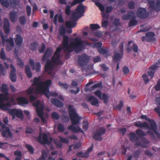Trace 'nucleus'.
<instances>
[{"mask_svg": "<svg viewBox=\"0 0 160 160\" xmlns=\"http://www.w3.org/2000/svg\"><path fill=\"white\" fill-rule=\"evenodd\" d=\"M17 65L19 66L20 67L23 68L24 65L23 62L22 61L20 58L18 57L17 58Z\"/></svg>", "mask_w": 160, "mask_h": 160, "instance_id": "54", "label": "nucleus"}, {"mask_svg": "<svg viewBox=\"0 0 160 160\" xmlns=\"http://www.w3.org/2000/svg\"><path fill=\"white\" fill-rule=\"evenodd\" d=\"M10 67L12 70L10 72V77L11 81L14 82L16 80V69L12 64H11L10 65Z\"/></svg>", "mask_w": 160, "mask_h": 160, "instance_id": "15", "label": "nucleus"}, {"mask_svg": "<svg viewBox=\"0 0 160 160\" xmlns=\"http://www.w3.org/2000/svg\"><path fill=\"white\" fill-rule=\"evenodd\" d=\"M157 126L155 122L151 123L150 130H152L156 134L158 138H160V134L157 131Z\"/></svg>", "mask_w": 160, "mask_h": 160, "instance_id": "24", "label": "nucleus"}, {"mask_svg": "<svg viewBox=\"0 0 160 160\" xmlns=\"http://www.w3.org/2000/svg\"><path fill=\"white\" fill-rule=\"evenodd\" d=\"M71 7V6H70L69 5H67L66 7L65 12L66 14L68 15H70L71 13V10L70 8Z\"/></svg>", "mask_w": 160, "mask_h": 160, "instance_id": "58", "label": "nucleus"}, {"mask_svg": "<svg viewBox=\"0 0 160 160\" xmlns=\"http://www.w3.org/2000/svg\"><path fill=\"white\" fill-rule=\"evenodd\" d=\"M85 0H74L71 3V6H73L77 4L83 2Z\"/></svg>", "mask_w": 160, "mask_h": 160, "instance_id": "53", "label": "nucleus"}, {"mask_svg": "<svg viewBox=\"0 0 160 160\" xmlns=\"http://www.w3.org/2000/svg\"><path fill=\"white\" fill-rule=\"evenodd\" d=\"M31 82H33L32 86H37V91L44 94L47 98L49 97L48 93L52 84L51 80L47 79L45 82H42L41 76H39L34 77L33 79L31 80Z\"/></svg>", "mask_w": 160, "mask_h": 160, "instance_id": "3", "label": "nucleus"}, {"mask_svg": "<svg viewBox=\"0 0 160 160\" xmlns=\"http://www.w3.org/2000/svg\"><path fill=\"white\" fill-rule=\"evenodd\" d=\"M90 26L91 29L93 30H95L100 28V26L97 24H90Z\"/></svg>", "mask_w": 160, "mask_h": 160, "instance_id": "49", "label": "nucleus"}, {"mask_svg": "<svg viewBox=\"0 0 160 160\" xmlns=\"http://www.w3.org/2000/svg\"><path fill=\"white\" fill-rule=\"evenodd\" d=\"M2 94L1 99H0V109H2L5 110H8L10 109L9 108L11 107L12 105L11 103L8 102L4 103L3 102L5 101H8L9 100L8 96H5L2 93L0 94Z\"/></svg>", "mask_w": 160, "mask_h": 160, "instance_id": "7", "label": "nucleus"}, {"mask_svg": "<svg viewBox=\"0 0 160 160\" xmlns=\"http://www.w3.org/2000/svg\"><path fill=\"white\" fill-rule=\"evenodd\" d=\"M141 151L140 150L138 149L135 152L133 153V157L135 158L138 159V158L140 154Z\"/></svg>", "mask_w": 160, "mask_h": 160, "instance_id": "59", "label": "nucleus"}, {"mask_svg": "<svg viewBox=\"0 0 160 160\" xmlns=\"http://www.w3.org/2000/svg\"><path fill=\"white\" fill-rule=\"evenodd\" d=\"M52 103L55 106L58 108H62L63 106V103L57 98H52L51 100Z\"/></svg>", "mask_w": 160, "mask_h": 160, "instance_id": "23", "label": "nucleus"}, {"mask_svg": "<svg viewBox=\"0 0 160 160\" xmlns=\"http://www.w3.org/2000/svg\"><path fill=\"white\" fill-rule=\"evenodd\" d=\"M87 101L92 106L97 107L99 106V102L98 99L94 96H90L88 97Z\"/></svg>", "mask_w": 160, "mask_h": 160, "instance_id": "18", "label": "nucleus"}, {"mask_svg": "<svg viewBox=\"0 0 160 160\" xmlns=\"http://www.w3.org/2000/svg\"><path fill=\"white\" fill-rule=\"evenodd\" d=\"M48 140L47 134L45 133H40L38 138V140L39 142L42 144L48 145L50 143L52 138L51 137L49 138Z\"/></svg>", "mask_w": 160, "mask_h": 160, "instance_id": "9", "label": "nucleus"}, {"mask_svg": "<svg viewBox=\"0 0 160 160\" xmlns=\"http://www.w3.org/2000/svg\"><path fill=\"white\" fill-rule=\"evenodd\" d=\"M69 114L71 121L72 124L68 127V130L71 131L73 132L77 133L81 132L84 134V132L79 126L76 128L74 125L79 124L81 118L79 117L76 113V110L73 108L72 105L68 106Z\"/></svg>", "mask_w": 160, "mask_h": 160, "instance_id": "2", "label": "nucleus"}, {"mask_svg": "<svg viewBox=\"0 0 160 160\" xmlns=\"http://www.w3.org/2000/svg\"><path fill=\"white\" fill-rule=\"evenodd\" d=\"M66 32V30L65 27L62 26L60 28L59 30V33L61 36H63Z\"/></svg>", "mask_w": 160, "mask_h": 160, "instance_id": "45", "label": "nucleus"}, {"mask_svg": "<svg viewBox=\"0 0 160 160\" xmlns=\"http://www.w3.org/2000/svg\"><path fill=\"white\" fill-rule=\"evenodd\" d=\"M135 14L133 11L129 12L127 14L123 15L122 18L123 20H126L132 19L135 18Z\"/></svg>", "mask_w": 160, "mask_h": 160, "instance_id": "22", "label": "nucleus"}, {"mask_svg": "<svg viewBox=\"0 0 160 160\" xmlns=\"http://www.w3.org/2000/svg\"><path fill=\"white\" fill-rule=\"evenodd\" d=\"M15 42L16 44L18 46H22L23 42L22 37L19 34H17L16 38H15Z\"/></svg>", "mask_w": 160, "mask_h": 160, "instance_id": "25", "label": "nucleus"}, {"mask_svg": "<svg viewBox=\"0 0 160 160\" xmlns=\"http://www.w3.org/2000/svg\"><path fill=\"white\" fill-rule=\"evenodd\" d=\"M89 59V57L86 54H84L80 56L78 60V63L81 66H83L86 65Z\"/></svg>", "mask_w": 160, "mask_h": 160, "instance_id": "11", "label": "nucleus"}, {"mask_svg": "<svg viewBox=\"0 0 160 160\" xmlns=\"http://www.w3.org/2000/svg\"><path fill=\"white\" fill-rule=\"evenodd\" d=\"M98 50L100 53L102 55H105L109 52L108 48L107 47L101 48H100L98 49Z\"/></svg>", "mask_w": 160, "mask_h": 160, "instance_id": "33", "label": "nucleus"}, {"mask_svg": "<svg viewBox=\"0 0 160 160\" xmlns=\"http://www.w3.org/2000/svg\"><path fill=\"white\" fill-rule=\"evenodd\" d=\"M134 125L135 126L141 128H145L149 130L150 129V126H149L148 124L146 122H142L140 121H138L135 122Z\"/></svg>", "mask_w": 160, "mask_h": 160, "instance_id": "21", "label": "nucleus"}, {"mask_svg": "<svg viewBox=\"0 0 160 160\" xmlns=\"http://www.w3.org/2000/svg\"><path fill=\"white\" fill-rule=\"evenodd\" d=\"M14 155L17 156L14 160H21L22 159V154L21 152L18 149L14 152Z\"/></svg>", "mask_w": 160, "mask_h": 160, "instance_id": "32", "label": "nucleus"}, {"mask_svg": "<svg viewBox=\"0 0 160 160\" xmlns=\"http://www.w3.org/2000/svg\"><path fill=\"white\" fill-rule=\"evenodd\" d=\"M123 52L120 51L115 50L114 52V56L112 57L113 61L118 62L122 57Z\"/></svg>", "mask_w": 160, "mask_h": 160, "instance_id": "14", "label": "nucleus"}, {"mask_svg": "<svg viewBox=\"0 0 160 160\" xmlns=\"http://www.w3.org/2000/svg\"><path fill=\"white\" fill-rule=\"evenodd\" d=\"M18 13L14 11H12L10 12L9 17L10 19L12 22H15L17 19Z\"/></svg>", "mask_w": 160, "mask_h": 160, "instance_id": "26", "label": "nucleus"}, {"mask_svg": "<svg viewBox=\"0 0 160 160\" xmlns=\"http://www.w3.org/2000/svg\"><path fill=\"white\" fill-rule=\"evenodd\" d=\"M0 89L1 92L4 93L3 94L5 96H8V88L6 84H2L1 86Z\"/></svg>", "mask_w": 160, "mask_h": 160, "instance_id": "27", "label": "nucleus"}, {"mask_svg": "<svg viewBox=\"0 0 160 160\" xmlns=\"http://www.w3.org/2000/svg\"><path fill=\"white\" fill-rule=\"evenodd\" d=\"M109 96L105 93H103L102 94V98L100 99H102L103 100L104 103L106 104L108 103Z\"/></svg>", "mask_w": 160, "mask_h": 160, "instance_id": "44", "label": "nucleus"}, {"mask_svg": "<svg viewBox=\"0 0 160 160\" xmlns=\"http://www.w3.org/2000/svg\"><path fill=\"white\" fill-rule=\"evenodd\" d=\"M82 128L85 130L88 129L89 124L87 121H84L82 123Z\"/></svg>", "mask_w": 160, "mask_h": 160, "instance_id": "61", "label": "nucleus"}, {"mask_svg": "<svg viewBox=\"0 0 160 160\" xmlns=\"http://www.w3.org/2000/svg\"><path fill=\"white\" fill-rule=\"evenodd\" d=\"M46 45L44 43H42L41 47H39L38 48V51L40 53H42L43 52L46 48Z\"/></svg>", "mask_w": 160, "mask_h": 160, "instance_id": "55", "label": "nucleus"}, {"mask_svg": "<svg viewBox=\"0 0 160 160\" xmlns=\"http://www.w3.org/2000/svg\"><path fill=\"white\" fill-rule=\"evenodd\" d=\"M85 12V6L82 4L79 5L76 9V12H74L72 14L74 20H70L66 22L65 25L67 28L69 29L75 27L77 24L75 20L84 16Z\"/></svg>", "mask_w": 160, "mask_h": 160, "instance_id": "5", "label": "nucleus"}, {"mask_svg": "<svg viewBox=\"0 0 160 160\" xmlns=\"http://www.w3.org/2000/svg\"><path fill=\"white\" fill-rule=\"evenodd\" d=\"M37 113L38 116L41 118L42 121L43 122H45V120L43 116V112L42 107H41L40 110H37Z\"/></svg>", "mask_w": 160, "mask_h": 160, "instance_id": "30", "label": "nucleus"}, {"mask_svg": "<svg viewBox=\"0 0 160 160\" xmlns=\"http://www.w3.org/2000/svg\"><path fill=\"white\" fill-rule=\"evenodd\" d=\"M40 63L38 62L35 63L34 66L32 67V69L33 70H35L36 72H39L41 69Z\"/></svg>", "mask_w": 160, "mask_h": 160, "instance_id": "35", "label": "nucleus"}, {"mask_svg": "<svg viewBox=\"0 0 160 160\" xmlns=\"http://www.w3.org/2000/svg\"><path fill=\"white\" fill-rule=\"evenodd\" d=\"M34 89L33 88H29L26 91L27 94L31 95L34 92Z\"/></svg>", "mask_w": 160, "mask_h": 160, "instance_id": "63", "label": "nucleus"}, {"mask_svg": "<svg viewBox=\"0 0 160 160\" xmlns=\"http://www.w3.org/2000/svg\"><path fill=\"white\" fill-rule=\"evenodd\" d=\"M18 102L20 104H28V101L24 97H21L17 98Z\"/></svg>", "mask_w": 160, "mask_h": 160, "instance_id": "31", "label": "nucleus"}, {"mask_svg": "<svg viewBox=\"0 0 160 160\" xmlns=\"http://www.w3.org/2000/svg\"><path fill=\"white\" fill-rule=\"evenodd\" d=\"M141 118L143 119H145L147 121H148L150 123V127H151V123H152V122H155L154 121L152 120L149 118H148L146 115H142L141 117Z\"/></svg>", "mask_w": 160, "mask_h": 160, "instance_id": "52", "label": "nucleus"}, {"mask_svg": "<svg viewBox=\"0 0 160 160\" xmlns=\"http://www.w3.org/2000/svg\"><path fill=\"white\" fill-rule=\"evenodd\" d=\"M62 49L60 47L58 48L55 52L54 55L52 57L51 60L48 59L47 60L45 66V71L48 73V74H52L51 72L55 65L60 64L61 61L60 59V55L59 54Z\"/></svg>", "mask_w": 160, "mask_h": 160, "instance_id": "4", "label": "nucleus"}, {"mask_svg": "<svg viewBox=\"0 0 160 160\" xmlns=\"http://www.w3.org/2000/svg\"><path fill=\"white\" fill-rule=\"evenodd\" d=\"M25 147L31 154H33L34 149L32 146L26 144L25 145Z\"/></svg>", "mask_w": 160, "mask_h": 160, "instance_id": "39", "label": "nucleus"}, {"mask_svg": "<svg viewBox=\"0 0 160 160\" xmlns=\"http://www.w3.org/2000/svg\"><path fill=\"white\" fill-rule=\"evenodd\" d=\"M17 111L16 109H11L9 110L8 113L12 116V119L15 118Z\"/></svg>", "mask_w": 160, "mask_h": 160, "instance_id": "38", "label": "nucleus"}, {"mask_svg": "<svg viewBox=\"0 0 160 160\" xmlns=\"http://www.w3.org/2000/svg\"><path fill=\"white\" fill-rule=\"evenodd\" d=\"M157 64H160V60H158V62L157 63H155L151 66L149 68L150 70L154 71L155 70H157L158 68V66Z\"/></svg>", "mask_w": 160, "mask_h": 160, "instance_id": "42", "label": "nucleus"}, {"mask_svg": "<svg viewBox=\"0 0 160 160\" xmlns=\"http://www.w3.org/2000/svg\"><path fill=\"white\" fill-rule=\"evenodd\" d=\"M59 138L60 141L62 143L68 144L69 142V141L68 139L64 138L61 136H59Z\"/></svg>", "mask_w": 160, "mask_h": 160, "instance_id": "62", "label": "nucleus"}, {"mask_svg": "<svg viewBox=\"0 0 160 160\" xmlns=\"http://www.w3.org/2000/svg\"><path fill=\"white\" fill-rule=\"evenodd\" d=\"M1 4L5 8H8L9 5V3L8 0H0Z\"/></svg>", "mask_w": 160, "mask_h": 160, "instance_id": "41", "label": "nucleus"}, {"mask_svg": "<svg viewBox=\"0 0 160 160\" xmlns=\"http://www.w3.org/2000/svg\"><path fill=\"white\" fill-rule=\"evenodd\" d=\"M149 8L152 10L157 11L160 10V1H158L155 4L154 1H150L148 2Z\"/></svg>", "mask_w": 160, "mask_h": 160, "instance_id": "13", "label": "nucleus"}, {"mask_svg": "<svg viewBox=\"0 0 160 160\" xmlns=\"http://www.w3.org/2000/svg\"><path fill=\"white\" fill-rule=\"evenodd\" d=\"M57 129L59 132H62L65 130V128L62 124L59 123L58 125Z\"/></svg>", "mask_w": 160, "mask_h": 160, "instance_id": "48", "label": "nucleus"}, {"mask_svg": "<svg viewBox=\"0 0 160 160\" xmlns=\"http://www.w3.org/2000/svg\"><path fill=\"white\" fill-rule=\"evenodd\" d=\"M134 125L135 126L141 128H145L149 130L150 129V126H149L148 124L146 122H142L140 121H138L135 122Z\"/></svg>", "mask_w": 160, "mask_h": 160, "instance_id": "20", "label": "nucleus"}, {"mask_svg": "<svg viewBox=\"0 0 160 160\" xmlns=\"http://www.w3.org/2000/svg\"><path fill=\"white\" fill-rule=\"evenodd\" d=\"M137 15L139 18L144 19L147 18L149 15L148 12L145 8H139L137 11Z\"/></svg>", "mask_w": 160, "mask_h": 160, "instance_id": "12", "label": "nucleus"}, {"mask_svg": "<svg viewBox=\"0 0 160 160\" xmlns=\"http://www.w3.org/2000/svg\"><path fill=\"white\" fill-rule=\"evenodd\" d=\"M77 156L79 157L87 158L88 157V153H83L82 152H79L77 153L76 154Z\"/></svg>", "mask_w": 160, "mask_h": 160, "instance_id": "47", "label": "nucleus"}, {"mask_svg": "<svg viewBox=\"0 0 160 160\" xmlns=\"http://www.w3.org/2000/svg\"><path fill=\"white\" fill-rule=\"evenodd\" d=\"M19 22L22 25H24L26 22V18L23 15L20 17L19 18Z\"/></svg>", "mask_w": 160, "mask_h": 160, "instance_id": "43", "label": "nucleus"}, {"mask_svg": "<svg viewBox=\"0 0 160 160\" xmlns=\"http://www.w3.org/2000/svg\"><path fill=\"white\" fill-rule=\"evenodd\" d=\"M108 21L105 20L102 22L101 24L102 27L104 29L108 28Z\"/></svg>", "mask_w": 160, "mask_h": 160, "instance_id": "60", "label": "nucleus"}, {"mask_svg": "<svg viewBox=\"0 0 160 160\" xmlns=\"http://www.w3.org/2000/svg\"><path fill=\"white\" fill-rule=\"evenodd\" d=\"M32 105L36 107V109L37 112V110H40L41 107H42L43 110V107L42 104H40V101H37L34 102Z\"/></svg>", "mask_w": 160, "mask_h": 160, "instance_id": "34", "label": "nucleus"}, {"mask_svg": "<svg viewBox=\"0 0 160 160\" xmlns=\"http://www.w3.org/2000/svg\"><path fill=\"white\" fill-rule=\"evenodd\" d=\"M53 52L52 48L50 47L48 48L42 57V61L44 62L47 59L48 60V58L51 56Z\"/></svg>", "mask_w": 160, "mask_h": 160, "instance_id": "19", "label": "nucleus"}, {"mask_svg": "<svg viewBox=\"0 0 160 160\" xmlns=\"http://www.w3.org/2000/svg\"><path fill=\"white\" fill-rule=\"evenodd\" d=\"M1 36L2 43H4L5 42L7 43L6 47L7 51H11L15 45L13 38H10L6 39L2 33L1 34Z\"/></svg>", "mask_w": 160, "mask_h": 160, "instance_id": "8", "label": "nucleus"}, {"mask_svg": "<svg viewBox=\"0 0 160 160\" xmlns=\"http://www.w3.org/2000/svg\"><path fill=\"white\" fill-rule=\"evenodd\" d=\"M52 118L54 119L58 120L59 118V116L57 112H54L51 114Z\"/></svg>", "mask_w": 160, "mask_h": 160, "instance_id": "56", "label": "nucleus"}, {"mask_svg": "<svg viewBox=\"0 0 160 160\" xmlns=\"http://www.w3.org/2000/svg\"><path fill=\"white\" fill-rule=\"evenodd\" d=\"M155 36L154 32H148L146 33L145 36L148 38L147 39V42H151L152 41V38Z\"/></svg>", "mask_w": 160, "mask_h": 160, "instance_id": "28", "label": "nucleus"}, {"mask_svg": "<svg viewBox=\"0 0 160 160\" xmlns=\"http://www.w3.org/2000/svg\"><path fill=\"white\" fill-rule=\"evenodd\" d=\"M138 21L135 19V17L134 18H132L130 21L128 26L131 27L136 25L137 24Z\"/></svg>", "mask_w": 160, "mask_h": 160, "instance_id": "37", "label": "nucleus"}, {"mask_svg": "<svg viewBox=\"0 0 160 160\" xmlns=\"http://www.w3.org/2000/svg\"><path fill=\"white\" fill-rule=\"evenodd\" d=\"M0 57L3 60H5L6 59V56L4 48H2L1 49V51L0 52Z\"/></svg>", "mask_w": 160, "mask_h": 160, "instance_id": "40", "label": "nucleus"}, {"mask_svg": "<svg viewBox=\"0 0 160 160\" xmlns=\"http://www.w3.org/2000/svg\"><path fill=\"white\" fill-rule=\"evenodd\" d=\"M136 132L137 135L140 137L145 136L146 135L143 131L139 129H137Z\"/></svg>", "mask_w": 160, "mask_h": 160, "instance_id": "46", "label": "nucleus"}, {"mask_svg": "<svg viewBox=\"0 0 160 160\" xmlns=\"http://www.w3.org/2000/svg\"><path fill=\"white\" fill-rule=\"evenodd\" d=\"M128 6L129 9H133L135 8V3L133 1H132L128 3Z\"/></svg>", "mask_w": 160, "mask_h": 160, "instance_id": "57", "label": "nucleus"}, {"mask_svg": "<svg viewBox=\"0 0 160 160\" xmlns=\"http://www.w3.org/2000/svg\"><path fill=\"white\" fill-rule=\"evenodd\" d=\"M2 135L3 137L11 138L12 137V134L10 130V128L6 126L5 128L2 129Z\"/></svg>", "mask_w": 160, "mask_h": 160, "instance_id": "16", "label": "nucleus"}, {"mask_svg": "<svg viewBox=\"0 0 160 160\" xmlns=\"http://www.w3.org/2000/svg\"><path fill=\"white\" fill-rule=\"evenodd\" d=\"M16 116L19 118L21 119H22L23 118V113L22 111L21 110H17Z\"/></svg>", "mask_w": 160, "mask_h": 160, "instance_id": "50", "label": "nucleus"}, {"mask_svg": "<svg viewBox=\"0 0 160 160\" xmlns=\"http://www.w3.org/2000/svg\"><path fill=\"white\" fill-rule=\"evenodd\" d=\"M3 28L6 38H7L10 32L9 23L8 20L7 18H5L4 20Z\"/></svg>", "mask_w": 160, "mask_h": 160, "instance_id": "17", "label": "nucleus"}, {"mask_svg": "<svg viewBox=\"0 0 160 160\" xmlns=\"http://www.w3.org/2000/svg\"><path fill=\"white\" fill-rule=\"evenodd\" d=\"M128 136L130 141L135 143V145L137 146H140L143 148L148 147L147 144L149 142L145 138H140L137 137L134 132H130Z\"/></svg>", "mask_w": 160, "mask_h": 160, "instance_id": "6", "label": "nucleus"}, {"mask_svg": "<svg viewBox=\"0 0 160 160\" xmlns=\"http://www.w3.org/2000/svg\"><path fill=\"white\" fill-rule=\"evenodd\" d=\"M58 84L59 86L61 87L62 88H63L67 90L68 88V85L67 84L62 83L61 82L59 81Z\"/></svg>", "mask_w": 160, "mask_h": 160, "instance_id": "51", "label": "nucleus"}, {"mask_svg": "<svg viewBox=\"0 0 160 160\" xmlns=\"http://www.w3.org/2000/svg\"><path fill=\"white\" fill-rule=\"evenodd\" d=\"M25 72L28 78H31L32 76V73L31 70L28 65H26L25 66Z\"/></svg>", "mask_w": 160, "mask_h": 160, "instance_id": "29", "label": "nucleus"}, {"mask_svg": "<svg viewBox=\"0 0 160 160\" xmlns=\"http://www.w3.org/2000/svg\"><path fill=\"white\" fill-rule=\"evenodd\" d=\"M155 89L157 91L160 90V79L158 80L157 84L155 86Z\"/></svg>", "mask_w": 160, "mask_h": 160, "instance_id": "64", "label": "nucleus"}, {"mask_svg": "<svg viewBox=\"0 0 160 160\" xmlns=\"http://www.w3.org/2000/svg\"><path fill=\"white\" fill-rule=\"evenodd\" d=\"M106 131V129L102 127L99 128L96 130L93 136V138L97 141H102V138L101 136L104 134Z\"/></svg>", "mask_w": 160, "mask_h": 160, "instance_id": "10", "label": "nucleus"}, {"mask_svg": "<svg viewBox=\"0 0 160 160\" xmlns=\"http://www.w3.org/2000/svg\"><path fill=\"white\" fill-rule=\"evenodd\" d=\"M38 43L36 42H34L31 43L30 45V48L33 51H34L36 50L38 47Z\"/></svg>", "mask_w": 160, "mask_h": 160, "instance_id": "36", "label": "nucleus"}, {"mask_svg": "<svg viewBox=\"0 0 160 160\" xmlns=\"http://www.w3.org/2000/svg\"><path fill=\"white\" fill-rule=\"evenodd\" d=\"M68 37L67 35L64 36L62 40V49H65V52L70 53L74 51L77 53H78L84 49L86 45L91 46L92 43L87 41H82L78 38H74L73 41L68 44Z\"/></svg>", "mask_w": 160, "mask_h": 160, "instance_id": "1", "label": "nucleus"}]
</instances>
